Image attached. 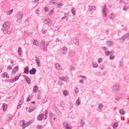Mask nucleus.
Segmentation results:
<instances>
[{
	"label": "nucleus",
	"instance_id": "61",
	"mask_svg": "<svg viewBox=\"0 0 129 129\" xmlns=\"http://www.w3.org/2000/svg\"><path fill=\"white\" fill-rule=\"evenodd\" d=\"M123 11H127V9H126V7L124 6L123 9Z\"/></svg>",
	"mask_w": 129,
	"mask_h": 129
},
{
	"label": "nucleus",
	"instance_id": "37",
	"mask_svg": "<svg viewBox=\"0 0 129 129\" xmlns=\"http://www.w3.org/2000/svg\"><path fill=\"white\" fill-rule=\"evenodd\" d=\"M13 12H14V10L12 9L10 11L7 12V15H10L13 14Z\"/></svg>",
	"mask_w": 129,
	"mask_h": 129
},
{
	"label": "nucleus",
	"instance_id": "63",
	"mask_svg": "<svg viewBox=\"0 0 129 129\" xmlns=\"http://www.w3.org/2000/svg\"><path fill=\"white\" fill-rule=\"evenodd\" d=\"M103 50H104V51H105V50H107V48H106V47H102Z\"/></svg>",
	"mask_w": 129,
	"mask_h": 129
},
{
	"label": "nucleus",
	"instance_id": "46",
	"mask_svg": "<svg viewBox=\"0 0 129 129\" xmlns=\"http://www.w3.org/2000/svg\"><path fill=\"white\" fill-rule=\"evenodd\" d=\"M57 8H61V7H62V6H63V4L62 3H59V4H58L57 5Z\"/></svg>",
	"mask_w": 129,
	"mask_h": 129
},
{
	"label": "nucleus",
	"instance_id": "26",
	"mask_svg": "<svg viewBox=\"0 0 129 129\" xmlns=\"http://www.w3.org/2000/svg\"><path fill=\"white\" fill-rule=\"evenodd\" d=\"M76 105H80V104H81V101L80 100V99L79 97L76 101Z\"/></svg>",
	"mask_w": 129,
	"mask_h": 129
},
{
	"label": "nucleus",
	"instance_id": "32",
	"mask_svg": "<svg viewBox=\"0 0 129 129\" xmlns=\"http://www.w3.org/2000/svg\"><path fill=\"white\" fill-rule=\"evenodd\" d=\"M107 44L108 46H110L113 45V42L111 41H107Z\"/></svg>",
	"mask_w": 129,
	"mask_h": 129
},
{
	"label": "nucleus",
	"instance_id": "6",
	"mask_svg": "<svg viewBox=\"0 0 129 129\" xmlns=\"http://www.w3.org/2000/svg\"><path fill=\"white\" fill-rule=\"evenodd\" d=\"M40 48H41V50H43V51H46V50H47V45H46V44H45V41L42 40L41 41V44Z\"/></svg>",
	"mask_w": 129,
	"mask_h": 129
},
{
	"label": "nucleus",
	"instance_id": "47",
	"mask_svg": "<svg viewBox=\"0 0 129 129\" xmlns=\"http://www.w3.org/2000/svg\"><path fill=\"white\" fill-rule=\"evenodd\" d=\"M109 58L110 60H113L115 58V56L114 55H110Z\"/></svg>",
	"mask_w": 129,
	"mask_h": 129
},
{
	"label": "nucleus",
	"instance_id": "39",
	"mask_svg": "<svg viewBox=\"0 0 129 129\" xmlns=\"http://www.w3.org/2000/svg\"><path fill=\"white\" fill-rule=\"evenodd\" d=\"M102 107H103V105L102 104H99L98 108H99V109H102Z\"/></svg>",
	"mask_w": 129,
	"mask_h": 129
},
{
	"label": "nucleus",
	"instance_id": "23",
	"mask_svg": "<svg viewBox=\"0 0 129 129\" xmlns=\"http://www.w3.org/2000/svg\"><path fill=\"white\" fill-rule=\"evenodd\" d=\"M71 13L74 16H76V11H75V9L74 8H72Z\"/></svg>",
	"mask_w": 129,
	"mask_h": 129
},
{
	"label": "nucleus",
	"instance_id": "64",
	"mask_svg": "<svg viewBox=\"0 0 129 129\" xmlns=\"http://www.w3.org/2000/svg\"><path fill=\"white\" fill-rule=\"evenodd\" d=\"M83 82H84L83 80H80V83L83 84Z\"/></svg>",
	"mask_w": 129,
	"mask_h": 129
},
{
	"label": "nucleus",
	"instance_id": "3",
	"mask_svg": "<svg viewBox=\"0 0 129 129\" xmlns=\"http://www.w3.org/2000/svg\"><path fill=\"white\" fill-rule=\"evenodd\" d=\"M68 51V48H67L66 46H64L60 49V52L61 54H62V55H66V54L67 53Z\"/></svg>",
	"mask_w": 129,
	"mask_h": 129
},
{
	"label": "nucleus",
	"instance_id": "25",
	"mask_svg": "<svg viewBox=\"0 0 129 129\" xmlns=\"http://www.w3.org/2000/svg\"><path fill=\"white\" fill-rule=\"evenodd\" d=\"M109 18L110 20H114V18H115V14L112 13Z\"/></svg>",
	"mask_w": 129,
	"mask_h": 129
},
{
	"label": "nucleus",
	"instance_id": "15",
	"mask_svg": "<svg viewBox=\"0 0 129 129\" xmlns=\"http://www.w3.org/2000/svg\"><path fill=\"white\" fill-rule=\"evenodd\" d=\"M19 71V68L18 67H16L14 68V69L12 71V75H14L17 73Z\"/></svg>",
	"mask_w": 129,
	"mask_h": 129
},
{
	"label": "nucleus",
	"instance_id": "17",
	"mask_svg": "<svg viewBox=\"0 0 129 129\" xmlns=\"http://www.w3.org/2000/svg\"><path fill=\"white\" fill-rule=\"evenodd\" d=\"M74 42L75 43V45H79V38L77 37H75L74 39Z\"/></svg>",
	"mask_w": 129,
	"mask_h": 129
},
{
	"label": "nucleus",
	"instance_id": "8",
	"mask_svg": "<svg viewBox=\"0 0 129 129\" xmlns=\"http://www.w3.org/2000/svg\"><path fill=\"white\" fill-rule=\"evenodd\" d=\"M3 33L4 34H8V35H11L12 34V30L8 28H2Z\"/></svg>",
	"mask_w": 129,
	"mask_h": 129
},
{
	"label": "nucleus",
	"instance_id": "43",
	"mask_svg": "<svg viewBox=\"0 0 129 129\" xmlns=\"http://www.w3.org/2000/svg\"><path fill=\"white\" fill-rule=\"evenodd\" d=\"M81 126L83 127L84 126V124H85V122H84V121L81 120Z\"/></svg>",
	"mask_w": 129,
	"mask_h": 129
},
{
	"label": "nucleus",
	"instance_id": "13",
	"mask_svg": "<svg viewBox=\"0 0 129 129\" xmlns=\"http://www.w3.org/2000/svg\"><path fill=\"white\" fill-rule=\"evenodd\" d=\"M37 72V70L35 68H32L30 71L29 73L30 75H34L36 74V73Z\"/></svg>",
	"mask_w": 129,
	"mask_h": 129
},
{
	"label": "nucleus",
	"instance_id": "48",
	"mask_svg": "<svg viewBox=\"0 0 129 129\" xmlns=\"http://www.w3.org/2000/svg\"><path fill=\"white\" fill-rule=\"evenodd\" d=\"M44 11L45 12V13H47V12H48L49 11V8L47 7H44Z\"/></svg>",
	"mask_w": 129,
	"mask_h": 129
},
{
	"label": "nucleus",
	"instance_id": "5",
	"mask_svg": "<svg viewBox=\"0 0 129 129\" xmlns=\"http://www.w3.org/2000/svg\"><path fill=\"white\" fill-rule=\"evenodd\" d=\"M21 75H22L21 74H19V76H16L14 79H10L9 80V82H10L11 83H14L15 81H17V80H19V79L20 78V77H21Z\"/></svg>",
	"mask_w": 129,
	"mask_h": 129
},
{
	"label": "nucleus",
	"instance_id": "30",
	"mask_svg": "<svg viewBox=\"0 0 129 129\" xmlns=\"http://www.w3.org/2000/svg\"><path fill=\"white\" fill-rule=\"evenodd\" d=\"M123 65V60L121 59L119 61V67H122V66Z\"/></svg>",
	"mask_w": 129,
	"mask_h": 129
},
{
	"label": "nucleus",
	"instance_id": "53",
	"mask_svg": "<svg viewBox=\"0 0 129 129\" xmlns=\"http://www.w3.org/2000/svg\"><path fill=\"white\" fill-rule=\"evenodd\" d=\"M40 12V10L39 9H36L35 11V14L36 15H39V12Z\"/></svg>",
	"mask_w": 129,
	"mask_h": 129
},
{
	"label": "nucleus",
	"instance_id": "11",
	"mask_svg": "<svg viewBox=\"0 0 129 129\" xmlns=\"http://www.w3.org/2000/svg\"><path fill=\"white\" fill-rule=\"evenodd\" d=\"M23 77H24L27 83L28 84H31V79H30V78L26 75H24Z\"/></svg>",
	"mask_w": 129,
	"mask_h": 129
},
{
	"label": "nucleus",
	"instance_id": "44",
	"mask_svg": "<svg viewBox=\"0 0 129 129\" xmlns=\"http://www.w3.org/2000/svg\"><path fill=\"white\" fill-rule=\"evenodd\" d=\"M36 64H37L38 67H41V64H40V60H38V61H36Z\"/></svg>",
	"mask_w": 129,
	"mask_h": 129
},
{
	"label": "nucleus",
	"instance_id": "54",
	"mask_svg": "<svg viewBox=\"0 0 129 129\" xmlns=\"http://www.w3.org/2000/svg\"><path fill=\"white\" fill-rule=\"evenodd\" d=\"M100 69H102V70H103V69L104 68V66L103 64H100Z\"/></svg>",
	"mask_w": 129,
	"mask_h": 129
},
{
	"label": "nucleus",
	"instance_id": "18",
	"mask_svg": "<svg viewBox=\"0 0 129 129\" xmlns=\"http://www.w3.org/2000/svg\"><path fill=\"white\" fill-rule=\"evenodd\" d=\"M55 67L57 70H59V71L62 70V68L61 67V65L59 63H56L55 64Z\"/></svg>",
	"mask_w": 129,
	"mask_h": 129
},
{
	"label": "nucleus",
	"instance_id": "33",
	"mask_svg": "<svg viewBox=\"0 0 129 129\" xmlns=\"http://www.w3.org/2000/svg\"><path fill=\"white\" fill-rule=\"evenodd\" d=\"M59 79L60 80H61V81H63V82H66V81H67V79L65 77H60Z\"/></svg>",
	"mask_w": 129,
	"mask_h": 129
},
{
	"label": "nucleus",
	"instance_id": "29",
	"mask_svg": "<svg viewBox=\"0 0 129 129\" xmlns=\"http://www.w3.org/2000/svg\"><path fill=\"white\" fill-rule=\"evenodd\" d=\"M35 109H36V108L35 107H33V108L30 107L28 109V112H33V111H34Z\"/></svg>",
	"mask_w": 129,
	"mask_h": 129
},
{
	"label": "nucleus",
	"instance_id": "42",
	"mask_svg": "<svg viewBox=\"0 0 129 129\" xmlns=\"http://www.w3.org/2000/svg\"><path fill=\"white\" fill-rule=\"evenodd\" d=\"M47 114H48V110H45V118H44V119H47Z\"/></svg>",
	"mask_w": 129,
	"mask_h": 129
},
{
	"label": "nucleus",
	"instance_id": "21",
	"mask_svg": "<svg viewBox=\"0 0 129 129\" xmlns=\"http://www.w3.org/2000/svg\"><path fill=\"white\" fill-rule=\"evenodd\" d=\"M63 125L64 128L66 129H71V128L70 126H69L68 124L66 122H63Z\"/></svg>",
	"mask_w": 129,
	"mask_h": 129
},
{
	"label": "nucleus",
	"instance_id": "55",
	"mask_svg": "<svg viewBox=\"0 0 129 129\" xmlns=\"http://www.w3.org/2000/svg\"><path fill=\"white\" fill-rule=\"evenodd\" d=\"M120 99H121V97H117L116 98H115V100H120Z\"/></svg>",
	"mask_w": 129,
	"mask_h": 129
},
{
	"label": "nucleus",
	"instance_id": "14",
	"mask_svg": "<svg viewBox=\"0 0 129 129\" xmlns=\"http://www.w3.org/2000/svg\"><path fill=\"white\" fill-rule=\"evenodd\" d=\"M50 117L51 120H55L56 119V115L52 112L50 113Z\"/></svg>",
	"mask_w": 129,
	"mask_h": 129
},
{
	"label": "nucleus",
	"instance_id": "28",
	"mask_svg": "<svg viewBox=\"0 0 129 129\" xmlns=\"http://www.w3.org/2000/svg\"><path fill=\"white\" fill-rule=\"evenodd\" d=\"M119 112L120 114L123 115L125 114V111L123 110V109H121L119 110Z\"/></svg>",
	"mask_w": 129,
	"mask_h": 129
},
{
	"label": "nucleus",
	"instance_id": "24",
	"mask_svg": "<svg viewBox=\"0 0 129 129\" xmlns=\"http://www.w3.org/2000/svg\"><path fill=\"white\" fill-rule=\"evenodd\" d=\"M3 108L4 111H6L7 109H8V105L6 104H3Z\"/></svg>",
	"mask_w": 129,
	"mask_h": 129
},
{
	"label": "nucleus",
	"instance_id": "20",
	"mask_svg": "<svg viewBox=\"0 0 129 129\" xmlns=\"http://www.w3.org/2000/svg\"><path fill=\"white\" fill-rule=\"evenodd\" d=\"M38 90H39V87H38V86H34L33 87V92L34 93H37L38 92Z\"/></svg>",
	"mask_w": 129,
	"mask_h": 129
},
{
	"label": "nucleus",
	"instance_id": "36",
	"mask_svg": "<svg viewBox=\"0 0 129 129\" xmlns=\"http://www.w3.org/2000/svg\"><path fill=\"white\" fill-rule=\"evenodd\" d=\"M118 126V123L115 122L113 124V128H116Z\"/></svg>",
	"mask_w": 129,
	"mask_h": 129
},
{
	"label": "nucleus",
	"instance_id": "34",
	"mask_svg": "<svg viewBox=\"0 0 129 129\" xmlns=\"http://www.w3.org/2000/svg\"><path fill=\"white\" fill-rule=\"evenodd\" d=\"M92 65L93 68H97V67H98V64L96 62H93Z\"/></svg>",
	"mask_w": 129,
	"mask_h": 129
},
{
	"label": "nucleus",
	"instance_id": "62",
	"mask_svg": "<svg viewBox=\"0 0 129 129\" xmlns=\"http://www.w3.org/2000/svg\"><path fill=\"white\" fill-rule=\"evenodd\" d=\"M5 77H7V78H10V76L7 73Z\"/></svg>",
	"mask_w": 129,
	"mask_h": 129
},
{
	"label": "nucleus",
	"instance_id": "7",
	"mask_svg": "<svg viewBox=\"0 0 129 129\" xmlns=\"http://www.w3.org/2000/svg\"><path fill=\"white\" fill-rule=\"evenodd\" d=\"M10 26H11V22L7 21L3 24V28L2 29H10Z\"/></svg>",
	"mask_w": 129,
	"mask_h": 129
},
{
	"label": "nucleus",
	"instance_id": "4",
	"mask_svg": "<svg viewBox=\"0 0 129 129\" xmlns=\"http://www.w3.org/2000/svg\"><path fill=\"white\" fill-rule=\"evenodd\" d=\"M118 89H119V84H118V83H116L113 86L112 91L113 92L115 93L118 91Z\"/></svg>",
	"mask_w": 129,
	"mask_h": 129
},
{
	"label": "nucleus",
	"instance_id": "19",
	"mask_svg": "<svg viewBox=\"0 0 129 129\" xmlns=\"http://www.w3.org/2000/svg\"><path fill=\"white\" fill-rule=\"evenodd\" d=\"M43 117H44V114H40L37 117V120L41 121L43 120Z\"/></svg>",
	"mask_w": 129,
	"mask_h": 129
},
{
	"label": "nucleus",
	"instance_id": "10",
	"mask_svg": "<svg viewBox=\"0 0 129 129\" xmlns=\"http://www.w3.org/2000/svg\"><path fill=\"white\" fill-rule=\"evenodd\" d=\"M75 51L74 50H70L69 52V57H73L74 56H75Z\"/></svg>",
	"mask_w": 129,
	"mask_h": 129
},
{
	"label": "nucleus",
	"instance_id": "2",
	"mask_svg": "<svg viewBox=\"0 0 129 129\" xmlns=\"http://www.w3.org/2000/svg\"><path fill=\"white\" fill-rule=\"evenodd\" d=\"M43 23L45 25H48L49 27H51V24H52V20L49 19V18H46L44 19Z\"/></svg>",
	"mask_w": 129,
	"mask_h": 129
},
{
	"label": "nucleus",
	"instance_id": "49",
	"mask_svg": "<svg viewBox=\"0 0 129 129\" xmlns=\"http://www.w3.org/2000/svg\"><path fill=\"white\" fill-rule=\"evenodd\" d=\"M70 70H71V71H73V70H75V68L73 66H71Z\"/></svg>",
	"mask_w": 129,
	"mask_h": 129
},
{
	"label": "nucleus",
	"instance_id": "31",
	"mask_svg": "<svg viewBox=\"0 0 129 129\" xmlns=\"http://www.w3.org/2000/svg\"><path fill=\"white\" fill-rule=\"evenodd\" d=\"M49 4H50V5H53V6H56V5H57V3L56 2H55V0H52L50 1L49 2Z\"/></svg>",
	"mask_w": 129,
	"mask_h": 129
},
{
	"label": "nucleus",
	"instance_id": "40",
	"mask_svg": "<svg viewBox=\"0 0 129 129\" xmlns=\"http://www.w3.org/2000/svg\"><path fill=\"white\" fill-rule=\"evenodd\" d=\"M105 54L106 56H109L110 54V52H109V51H105Z\"/></svg>",
	"mask_w": 129,
	"mask_h": 129
},
{
	"label": "nucleus",
	"instance_id": "41",
	"mask_svg": "<svg viewBox=\"0 0 129 129\" xmlns=\"http://www.w3.org/2000/svg\"><path fill=\"white\" fill-rule=\"evenodd\" d=\"M78 92H79V89L78 88H75V93H78Z\"/></svg>",
	"mask_w": 129,
	"mask_h": 129
},
{
	"label": "nucleus",
	"instance_id": "57",
	"mask_svg": "<svg viewBox=\"0 0 129 129\" xmlns=\"http://www.w3.org/2000/svg\"><path fill=\"white\" fill-rule=\"evenodd\" d=\"M21 106H22V105H21V104H18L17 106V109H20V108H21Z\"/></svg>",
	"mask_w": 129,
	"mask_h": 129
},
{
	"label": "nucleus",
	"instance_id": "50",
	"mask_svg": "<svg viewBox=\"0 0 129 129\" xmlns=\"http://www.w3.org/2000/svg\"><path fill=\"white\" fill-rule=\"evenodd\" d=\"M101 62H102V58H99L98 59V62L100 63H101Z\"/></svg>",
	"mask_w": 129,
	"mask_h": 129
},
{
	"label": "nucleus",
	"instance_id": "58",
	"mask_svg": "<svg viewBox=\"0 0 129 129\" xmlns=\"http://www.w3.org/2000/svg\"><path fill=\"white\" fill-rule=\"evenodd\" d=\"M7 75V73H4L2 75V77H6Z\"/></svg>",
	"mask_w": 129,
	"mask_h": 129
},
{
	"label": "nucleus",
	"instance_id": "51",
	"mask_svg": "<svg viewBox=\"0 0 129 129\" xmlns=\"http://www.w3.org/2000/svg\"><path fill=\"white\" fill-rule=\"evenodd\" d=\"M42 34L45 35V34H46L47 33V30H45L42 29Z\"/></svg>",
	"mask_w": 129,
	"mask_h": 129
},
{
	"label": "nucleus",
	"instance_id": "56",
	"mask_svg": "<svg viewBox=\"0 0 129 129\" xmlns=\"http://www.w3.org/2000/svg\"><path fill=\"white\" fill-rule=\"evenodd\" d=\"M8 69H9L10 70H12V69H13V66H8Z\"/></svg>",
	"mask_w": 129,
	"mask_h": 129
},
{
	"label": "nucleus",
	"instance_id": "35",
	"mask_svg": "<svg viewBox=\"0 0 129 129\" xmlns=\"http://www.w3.org/2000/svg\"><path fill=\"white\" fill-rule=\"evenodd\" d=\"M33 45H35V46H38L39 45V41H38L37 40H34L33 42Z\"/></svg>",
	"mask_w": 129,
	"mask_h": 129
},
{
	"label": "nucleus",
	"instance_id": "1",
	"mask_svg": "<svg viewBox=\"0 0 129 129\" xmlns=\"http://www.w3.org/2000/svg\"><path fill=\"white\" fill-rule=\"evenodd\" d=\"M23 17H24V13L21 12H18L16 15L17 21H21L23 19Z\"/></svg>",
	"mask_w": 129,
	"mask_h": 129
},
{
	"label": "nucleus",
	"instance_id": "45",
	"mask_svg": "<svg viewBox=\"0 0 129 129\" xmlns=\"http://www.w3.org/2000/svg\"><path fill=\"white\" fill-rule=\"evenodd\" d=\"M54 13V10H52L48 13V16H51Z\"/></svg>",
	"mask_w": 129,
	"mask_h": 129
},
{
	"label": "nucleus",
	"instance_id": "9",
	"mask_svg": "<svg viewBox=\"0 0 129 129\" xmlns=\"http://www.w3.org/2000/svg\"><path fill=\"white\" fill-rule=\"evenodd\" d=\"M106 5H105L102 9V16L106 17Z\"/></svg>",
	"mask_w": 129,
	"mask_h": 129
},
{
	"label": "nucleus",
	"instance_id": "27",
	"mask_svg": "<svg viewBox=\"0 0 129 129\" xmlns=\"http://www.w3.org/2000/svg\"><path fill=\"white\" fill-rule=\"evenodd\" d=\"M18 52V54H19V56H22V48L19 47Z\"/></svg>",
	"mask_w": 129,
	"mask_h": 129
},
{
	"label": "nucleus",
	"instance_id": "38",
	"mask_svg": "<svg viewBox=\"0 0 129 129\" xmlns=\"http://www.w3.org/2000/svg\"><path fill=\"white\" fill-rule=\"evenodd\" d=\"M63 95H64V96H67V95H68V91H63Z\"/></svg>",
	"mask_w": 129,
	"mask_h": 129
},
{
	"label": "nucleus",
	"instance_id": "16",
	"mask_svg": "<svg viewBox=\"0 0 129 129\" xmlns=\"http://www.w3.org/2000/svg\"><path fill=\"white\" fill-rule=\"evenodd\" d=\"M96 10V7L95 6H89V11L90 12H94Z\"/></svg>",
	"mask_w": 129,
	"mask_h": 129
},
{
	"label": "nucleus",
	"instance_id": "60",
	"mask_svg": "<svg viewBox=\"0 0 129 129\" xmlns=\"http://www.w3.org/2000/svg\"><path fill=\"white\" fill-rule=\"evenodd\" d=\"M106 74H107V71H105L103 72V75H106Z\"/></svg>",
	"mask_w": 129,
	"mask_h": 129
},
{
	"label": "nucleus",
	"instance_id": "22",
	"mask_svg": "<svg viewBox=\"0 0 129 129\" xmlns=\"http://www.w3.org/2000/svg\"><path fill=\"white\" fill-rule=\"evenodd\" d=\"M29 68L28 67H26L24 68V73H25V74H28L29 73Z\"/></svg>",
	"mask_w": 129,
	"mask_h": 129
},
{
	"label": "nucleus",
	"instance_id": "12",
	"mask_svg": "<svg viewBox=\"0 0 129 129\" xmlns=\"http://www.w3.org/2000/svg\"><path fill=\"white\" fill-rule=\"evenodd\" d=\"M125 39H127V40H129V33H126L124 35H123L121 37V40H122V41H124Z\"/></svg>",
	"mask_w": 129,
	"mask_h": 129
},
{
	"label": "nucleus",
	"instance_id": "52",
	"mask_svg": "<svg viewBox=\"0 0 129 129\" xmlns=\"http://www.w3.org/2000/svg\"><path fill=\"white\" fill-rule=\"evenodd\" d=\"M37 99H41V95L40 94H38L37 96Z\"/></svg>",
	"mask_w": 129,
	"mask_h": 129
},
{
	"label": "nucleus",
	"instance_id": "59",
	"mask_svg": "<svg viewBox=\"0 0 129 129\" xmlns=\"http://www.w3.org/2000/svg\"><path fill=\"white\" fill-rule=\"evenodd\" d=\"M22 126H25V125H26V122H25V121H22Z\"/></svg>",
	"mask_w": 129,
	"mask_h": 129
}]
</instances>
